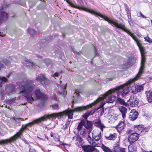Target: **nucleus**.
<instances>
[{
  "label": "nucleus",
  "mask_w": 152,
  "mask_h": 152,
  "mask_svg": "<svg viewBox=\"0 0 152 152\" xmlns=\"http://www.w3.org/2000/svg\"><path fill=\"white\" fill-rule=\"evenodd\" d=\"M73 110L74 109L72 110H68L57 113H53L49 115H45L43 116L26 124L24 127H22L20 129L19 132L17 133L15 135L12 137L8 139L0 140V145H3L7 144L8 143H10L12 142L15 141L22 134L24 130L26 129L28 127H31L34 124H37L42 121H46L48 119H50V118L59 117L64 115H66L68 116L69 118L72 119L73 115V113L75 112L73 111Z\"/></svg>",
  "instance_id": "obj_1"
},
{
  "label": "nucleus",
  "mask_w": 152,
  "mask_h": 152,
  "mask_svg": "<svg viewBox=\"0 0 152 152\" xmlns=\"http://www.w3.org/2000/svg\"><path fill=\"white\" fill-rule=\"evenodd\" d=\"M141 75L142 74L138 75V73L133 78L129 80L126 83L121 86L108 91L106 94L100 96L96 101L86 106L77 107L74 109L73 111L75 112H80L87 110L89 108L93 106L98 103L100 101L103 100L108 95L117 91L119 92V94H121L122 97L125 96L129 92V85L132 82L139 78Z\"/></svg>",
  "instance_id": "obj_2"
},
{
  "label": "nucleus",
  "mask_w": 152,
  "mask_h": 152,
  "mask_svg": "<svg viewBox=\"0 0 152 152\" xmlns=\"http://www.w3.org/2000/svg\"><path fill=\"white\" fill-rule=\"evenodd\" d=\"M103 18L105 20L107 21L110 23L113 24L117 28H120L128 33L136 42L140 50L142 57L141 61V65L138 72V75L139 74H142L143 73V71L144 69V63L145 61V57L144 56L145 49L141 45L140 43L139 42L137 38L129 30L126 29L125 26L122 24H119L117 22H114L110 20L107 17L105 16H104Z\"/></svg>",
  "instance_id": "obj_3"
},
{
  "label": "nucleus",
  "mask_w": 152,
  "mask_h": 152,
  "mask_svg": "<svg viewBox=\"0 0 152 152\" xmlns=\"http://www.w3.org/2000/svg\"><path fill=\"white\" fill-rule=\"evenodd\" d=\"M20 91L18 92L20 96H24L28 102L31 103L34 99L32 97L31 92L33 89L32 83L31 80H27L26 82H22L18 83Z\"/></svg>",
  "instance_id": "obj_4"
},
{
  "label": "nucleus",
  "mask_w": 152,
  "mask_h": 152,
  "mask_svg": "<svg viewBox=\"0 0 152 152\" xmlns=\"http://www.w3.org/2000/svg\"><path fill=\"white\" fill-rule=\"evenodd\" d=\"M66 1L69 4L71 7L78 9L80 10H83L84 11H86L88 12H90L91 13H93L94 15H98L99 16L103 18L104 17V15L100 14L99 12H97V11H95L94 10L88 9L85 7H81L79 6H77L76 5L72 3H71L68 0H66Z\"/></svg>",
  "instance_id": "obj_5"
},
{
  "label": "nucleus",
  "mask_w": 152,
  "mask_h": 152,
  "mask_svg": "<svg viewBox=\"0 0 152 152\" xmlns=\"http://www.w3.org/2000/svg\"><path fill=\"white\" fill-rule=\"evenodd\" d=\"M83 126L87 130L88 133L90 134L93 129L92 124L91 122L87 120H86V121L81 120L78 124V129H80L81 128V127Z\"/></svg>",
  "instance_id": "obj_6"
},
{
  "label": "nucleus",
  "mask_w": 152,
  "mask_h": 152,
  "mask_svg": "<svg viewBox=\"0 0 152 152\" xmlns=\"http://www.w3.org/2000/svg\"><path fill=\"white\" fill-rule=\"evenodd\" d=\"M139 99L136 96L134 95H132L130 96L129 99L128 101L129 105L131 107L137 106L139 103Z\"/></svg>",
  "instance_id": "obj_7"
},
{
  "label": "nucleus",
  "mask_w": 152,
  "mask_h": 152,
  "mask_svg": "<svg viewBox=\"0 0 152 152\" xmlns=\"http://www.w3.org/2000/svg\"><path fill=\"white\" fill-rule=\"evenodd\" d=\"M139 137V134L134 133L129 136L128 140L130 144L132 143L137 140Z\"/></svg>",
  "instance_id": "obj_8"
},
{
  "label": "nucleus",
  "mask_w": 152,
  "mask_h": 152,
  "mask_svg": "<svg viewBox=\"0 0 152 152\" xmlns=\"http://www.w3.org/2000/svg\"><path fill=\"white\" fill-rule=\"evenodd\" d=\"M92 137L96 141H99L101 137V132L97 130H94L92 132Z\"/></svg>",
  "instance_id": "obj_9"
},
{
  "label": "nucleus",
  "mask_w": 152,
  "mask_h": 152,
  "mask_svg": "<svg viewBox=\"0 0 152 152\" xmlns=\"http://www.w3.org/2000/svg\"><path fill=\"white\" fill-rule=\"evenodd\" d=\"M82 148L85 152H91L94 150V146L89 145H84L82 146Z\"/></svg>",
  "instance_id": "obj_10"
},
{
  "label": "nucleus",
  "mask_w": 152,
  "mask_h": 152,
  "mask_svg": "<svg viewBox=\"0 0 152 152\" xmlns=\"http://www.w3.org/2000/svg\"><path fill=\"white\" fill-rule=\"evenodd\" d=\"M134 130L140 134L142 135L145 133V129L141 125H136L134 126Z\"/></svg>",
  "instance_id": "obj_11"
},
{
  "label": "nucleus",
  "mask_w": 152,
  "mask_h": 152,
  "mask_svg": "<svg viewBox=\"0 0 152 152\" xmlns=\"http://www.w3.org/2000/svg\"><path fill=\"white\" fill-rule=\"evenodd\" d=\"M143 90V87L142 86L135 85L132 86V90L133 94H135L138 92H140Z\"/></svg>",
  "instance_id": "obj_12"
},
{
  "label": "nucleus",
  "mask_w": 152,
  "mask_h": 152,
  "mask_svg": "<svg viewBox=\"0 0 152 152\" xmlns=\"http://www.w3.org/2000/svg\"><path fill=\"white\" fill-rule=\"evenodd\" d=\"M138 115L137 112L135 110H131L130 112L129 115V119L132 121H134L137 118Z\"/></svg>",
  "instance_id": "obj_13"
},
{
  "label": "nucleus",
  "mask_w": 152,
  "mask_h": 152,
  "mask_svg": "<svg viewBox=\"0 0 152 152\" xmlns=\"http://www.w3.org/2000/svg\"><path fill=\"white\" fill-rule=\"evenodd\" d=\"M124 124L122 121H120L116 126V129H117L118 132H120L124 128Z\"/></svg>",
  "instance_id": "obj_14"
},
{
  "label": "nucleus",
  "mask_w": 152,
  "mask_h": 152,
  "mask_svg": "<svg viewBox=\"0 0 152 152\" xmlns=\"http://www.w3.org/2000/svg\"><path fill=\"white\" fill-rule=\"evenodd\" d=\"M146 98L149 102H152V91H148L146 92Z\"/></svg>",
  "instance_id": "obj_15"
},
{
  "label": "nucleus",
  "mask_w": 152,
  "mask_h": 152,
  "mask_svg": "<svg viewBox=\"0 0 152 152\" xmlns=\"http://www.w3.org/2000/svg\"><path fill=\"white\" fill-rule=\"evenodd\" d=\"M36 96L37 98H40L43 97V94L42 93L39 88H37L35 92Z\"/></svg>",
  "instance_id": "obj_16"
},
{
  "label": "nucleus",
  "mask_w": 152,
  "mask_h": 152,
  "mask_svg": "<svg viewBox=\"0 0 152 152\" xmlns=\"http://www.w3.org/2000/svg\"><path fill=\"white\" fill-rule=\"evenodd\" d=\"M119 109L122 113L123 118H124L126 116V114L127 113V109L125 107L121 106L119 107Z\"/></svg>",
  "instance_id": "obj_17"
},
{
  "label": "nucleus",
  "mask_w": 152,
  "mask_h": 152,
  "mask_svg": "<svg viewBox=\"0 0 152 152\" xmlns=\"http://www.w3.org/2000/svg\"><path fill=\"white\" fill-rule=\"evenodd\" d=\"M94 124L95 126H97L100 128L101 130L103 132V129L105 127V126L104 125L102 124L101 121L100 120H98L97 121L95 122Z\"/></svg>",
  "instance_id": "obj_18"
},
{
  "label": "nucleus",
  "mask_w": 152,
  "mask_h": 152,
  "mask_svg": "<svg viewBox=\"0 0 152 152\" xmlns=\"http://www.w3.org/2000/svg\"><path fill=\"white\" fill-rule=\"evenodd\" d=\"M86 139L88 142V143L91 145L95 147L97 145V144L94 141V139H93V138L92 139V138L90 137L89 134H88V136L86 138Z\"/></svg>",
  "instance_id": "obj_19"
},
{
  "label": "nucleus",
  "mask_w": 152,
  "mask_h": 152,
  "mask_svg": "<svg viewBox=\"0 0 152 152\" xmlns=\"http://www.w3.org/2000/svg\"><path fill=\"white\" fill-rule=\"evenodd\" d=\"M37 79L42 84L45 83V82L46 81V79L44 76L42 74H40L38 75Z\"/></svg>",
  "instance_id": "obj_20"
},
{
  "label": "nucleus",
  "mask_w": 152,
  "mask_h": 152,
  "mask_svg": "<svg viewBox=\"0 0 152 152\" xmlns=\"http://www.w3.org/2000/svg\"><path fill=\"white\" fill-rule=\"evenodd\" d=\"M105 138L107 140H114L116 137V135L115 134H110L109 136H105Z\"/></svg>",
  "instance_id": "obj_21"
},
{
  "label": "nucleus",
  "mask_w": 152,
  "mask_h": 152,
  "mask_svg": "<svg viewBox=\"0 0 152 152\" xmlns=\"http://www.w3.org/2000/svg\"><path fill=\"white\" fill-rule=\"evenodd\" d=\"M128 152H136L137 151V148L136 146L132 145H129Z\"/></svg>",
  "instance_id": "obj_22"
},
{
  "label": "nucleus",
  "mask_w": 152,
  "mask_h": 152,
  "mask_svg": "<svg viewBox=\"0 0 152 152\" xmlns=\"http://www.w3.org/2000/svg\"><path fill=\"white\" fill-rule=\"evenodd\" d=\"M1 17L0 18V21H1L2 20H4L7 18V14L5 12H2L1 13Z\"/></svg>",
  "instance_id": "obj_23"
},
{
  "label": "nucleus",
  "mask_w": 152,
  "mask_h": 152,
  "mask_svg": "<svg viewBox=\"0 0 152 152\" xmlns=\"http://www.w3.org/2000/svg\"><path fill=\"white\" fill-rule=\"evenodd\" d=\"M116 99V97L115 96L112 95L109 97V98L106 101L107 103H113Z\"/></svg>",
  "instance_id": "obj_24"
},
{
  "label": "nucleus",
  "mask_w": 152,
  "mask_h": 152,
  "mask_svg": "<svg viewBox=\"0 0 152 152\" xmlns=\"http://www.w3.org/2000/svg\"><path fill=\"white\" fill-rule=\"evenodd\" d=\"M95 112L94 110H91V111L88 112L86 113L83 115V117L87 119V118L90 115H92Z\"/></svg>",
  "instance_id": "obj_25"
},
{
  "label": "nucleus",
  "mask_w": 152,
  "mask_h": 152,
  "mask_svg": "<svg viewBox=\"0 0 152 152\" xmlns=\"http://www.w3.org/2000/svg\"><path fill=\"white\" fill-rule=\"evenodd\" d=\"M83 126L81 127V128L80 129H78V127H77V129L79 131H80V134L82 136H85L86 134V132L85 129L84 128H82Z\"/></svg>",
  "instance_id": "obj_26"
},
{
  "label": "nucleus",
  "mask_w": 152,
  "mask_h": 152,
  "mask_svg": "<svg viewBox=\"0 0 152 152\" xmlns=\"http://www.w3.org/2000/svg\"><path fill=\"white\" fill-rule=\"evenodd\" d=\"M102 148L105 152H110L111 151L109 148L105 146L103 144L102 145Z\"/></svg>",
  "instance_id": "obj_27"
},
{
  "label": "nucleus",
  "mask_w": 152,
  "mask_h": 152,
  "mask_svg": "<svg viewBox=\"0 0 152 152\" xmlns=\"http://www.w3.org/2000/svg\"><path fill=\"white\" fill-rule=\"evenodd\" d=\"M105 104V103L102 104L97 109V110H99L98 111L100 112L101 114L103 113L104 112V109L103 107Z\"/></svg>",
  "instance_id": "obj_28"
},
{
  "label": "nucleus",
  "mask_w": 152,
  "mask_h": 152,
  "mask_svg": "<svg viewBox=\"0 0 152 152\" xmlns=\"http://www.w3.org/2000/svg\"><path fill=\"white\" fill-rule=\"evenodd\" d=\"M118 102L121 104L125 106H127L128 104L127 103L125 102L123 99H118Z\"/></svg>",
  "instance_id": "obj_29"
},
{
  "label": "nucleus",
  "mask_w": 152,
  "mask_h": 152,
  "mask_svg": "<svg viewBox=\"0 0 152 152\" xmlns=\"http://www.w3.org/2000/svg\"><path fill=\"white\" fill-rule=\"evenodd\" d=\"M10 90L9 91L7 88H6V91L8 93H10L13 91H15V88L14 86H11L10 88Z\"/></svg>",
  "instance_id": "obj_30"
},
{
  "label": "nucleus",
  "mask_w": 152,
  "mask_h": 152,
  "mask_svg": "<svg viewBox=\"0 0 152 152\" xmlns=\"http://www.w3.org/2000/svg\"><path fill=\"white\" fill-rule=\"evenodd\" d=\"M7 79L6 78L4 77H0V84L1 86H2V82H5L6 81Z\"/></svg>",
  "instance_id": "obj_31"
},
{
  "label": "nucleus",
  "mask_w": 152,
  "mask_h": 152,
  "mask_svg": "<svg viewBox=\"0 0 152 152\" xmlns=\"http://www.w3.org/2000/svg\"><path fill=\"white\" fill-rule=\"evenodd\" d=\"M145 40L149 43H152V39L148 37H144Z\"/></svg>",
  "instance_id": "obj_32"
},
{
  "label": "nucleus",
  "mask_w": 152,
  "mask_h": 152,
  "mask_svg": "<svg viewBox=\"0 0 152 152\" xmlns=\"http://www.w3.org/2000/svg\"><path fill=\"white\" fill-rule=\"evenodd\" d=\"M52 107L53 109H57L58 108V105L57 104H55L52 105Z\"/></svg>",
  "instance_id": "obj_33"
},
{
  "label": "nucleus",
  "mask_w": 152,
  "mask_h": 152,
  "mask_svg": "<svg viewBox=\"0 0 152 152\" xmlns=\"http://www.w3.org/2000/svg\"><path fill=\"white\" fill-rule=\"evenodd\" d=\"M76 140L79 142H80L82 141V139L80 136H77L76 137Z\"/></svg>",
  "instance_id": "obj_34"
},
{
  "label": "nucleus",
  "mask_w": 152,
  "mask_h": 152,
  "mask_svg": "<svg viewBox=\"0 0 152 152\" xmlns=\"http://www.w3.org/2000/svg\"><path fill=\"white\" fill-rule=\"evenodd\" d=\"M13 119L17 123H19V120H22V118H13Z\"/></svg>",
  "instance_id": "obj_35"
},
{
  "label": "nucleus",
  "mask_w": 152,
  "mask_h": 152,
  "mask_svg": "<svg viewBox=\"0 0 152 152\" xmlns=\"http://www.w3.org/2000/svg\"><path fill=\"white\" fill-rule=\"evenodd\" d=\"M120 152H126V149L123 148H120Z\"/></svg>",
  "instance_id": "obj_36"
},
{
  "label": "nucleus",
  "mask_w": 152,
  "mask_h": 152,
  "mask_svg": "<svg viewBox=\"0 0 152 152\" xmlns=\"http://www.w3.org/2000/svg\"><path fill=\"white\" fill-rule=\"evenodd\" d=\"M74 94H75V96H76L77 98L79 97L80 96V94L77 92H75Z\"/></svg>",
  "instance_id": "obj_37"
},
{
  "label": "nucleus",
  "mask_w": 152,
  "mask_h": 152,
  "mask_svg": "<svg viewBox=\"0 0 152 152\" xmlns=\"http://www.w3.org/2000/svg\"><path fill=\"white\" fill-rule=\"evenodd\" d=\"M58 75V73H56L54 74L53 76L54 77H57Z\"/></svg>",
  "instance_id": "obj_38"
},
{
  "label": "nucleus",
  "mask_w": 152,
  "mask_h": 152,
  "mask_svg": "<svg viewBox=\"0 0 152 152\" xmlns=\"http://www.w3.org/2000/svg\"><path fill=\"white\" fill-rule=\"evenodd\" d=\"M30 152H37V151L34 149H32L30 150Z\"/></svg>",
  "instance_id": "obj_39"
},
{
  "label": "nucleus",
  "mask_w": 152,
  "mask_h": 152,
  "mask_svg": "<svg viewBox=\"0 0 152 152\" xmlns=\"http://www.w3.org/2000/svg\"><path fill=\"white\" fill-rule=\"evenodd\" d=\"M66 86H64V91H65V90H66ZM66 94V92H65V91H64V94Z\"/></svg>",
  "instance_id": "obj_40"
},
{
  "label": "nucleus",
  "mask_w": 152,
  "mask_h": 152,
  "mask_svg": "<svg viewBox=\"0 0 152 152\" xmlns=\"http://www.w3.org/2000/svg\"><path fill=\"white\" fill-rule=\"evenodd\" d=\"M75 96H73V98H74V99H75ZM74 100H75V99H74L73 101H72V104H73V103H74Z\"/></svg>",
  "instance_id": "obj_41"
},
{
  "label": "nucleus",
  "mask_w": 152,
  "mask_h": 152,
  "mask_svg": "<svg viewBox=\"0 0 152 152\" xmlns=\"http://www.w3.org/2000/svg\"><path fill=\"white\" fill-rule=\"evenodd\" d=\"M3 67V64L0 63V68H2Z\"/></svg>",
  "instance_id": "obj_42"
},
{
  "label": "nucleus",
  "mask_w": 152,
  "mask_h": 152,
  "mask_svg": "<svg viewBox=\"0 0 152 152\" xmlns=\"http://www.w3.org/2000/svg\"><path fill=\"white\" fill-rule=\"evenodd\" d=\"M50 136L52 137H53V134L52 132H51L50 134Z\"/></svg>",
  "instance_id": "obj_43"
},
{
  "label": "nucleus",
  "mask_w": 152,
  "mask_h": 152,
  "mask_svg": "<svg viewBox=\"0 0 152 152\" xmlns=\"http://www.w3.org/2000/svg\"><path fill=\"white\" fill-rule=\"evenodd\" d=\"M53 98L54 99H56V95H54Z\"/></svg>",
  "instance_id": "obj_44"
},
{
  "label": "nucleus",
  "mask_w": 152,
  "mask_h": 152,
  "mask_svg": "<svg viewBox=\"0 0 152 152\" xmlns=\"http://www.w3.org/2000/svg\"><path fill=\"white\" fill-rule=\"evenodd\" d=\"M140 14L142 17L143 18H144V15H142V14L141 12H140Z\"/></svg>",
  "instance_id": "obj_45"
},
{
  "label": "nucleus",
  "mask_w": 152,
  "mask_h": 152,
  "mask_svg": "<svg viewBox=\"0 0 152 152\" xmlns=\"http://www.w3.org/2000/svg\"><path fill=\"white\" fill-rule=\"evenodd\" d=\"M69 124V122H67L66 123V124L67 125Z\"/></svg>",
  "instance_id": "obj_46"
},
{
  "label": "nucleus",
  "mask_w": 152,
  "mask_h": 152,
  "mask_svg": "<svg viewBox=\"0 0 152 152\" xmlns=\"http://www.w3.org/2000/svg\"><path fill=\"white\" fill-rule=\"evenodd\" d=\"M37 56H38V58H40H40H41V56H39V55H38Z\"/></svg>",
  "instance_id": "obj_47"
},
{
  "label": "nucleus",
  "mask_w": 152,
  "mask_h": 152,
  "mask_svg": "<svg viewBox=\"0 0 152 152\" xmlns=\"http://www.w3.org/2000/svg\"><path fill=\"white\" fill-rule=\"evenodd\" d=\"M6 65L7 66H8V64L7 63H6Z\"/></svg>",
  "instance_id": "obj_48"
},
{
  "label": "nucleus",
  "mask_w": 152,
  "mask_h": 152,
  "mask_svg": "<svg viewBox=\"0 0 152 152\" xmlns=\"http://www.w3.org/2000/svg\"><path fill=\"white\" fill-rule=\"evenodd\" d=\"M70 121H69V120H68V121H67V122H69H69H70Z\"/></svg>",
  "instance_id": "obj_49"
},
{
  "label": "nucleus",
  "mask_w": 152,
  "mask_h": 152,
  "mask_svg": "<svg viewBox=\"0 0 152 152\" xmlns=\"http://www.w3.org/2000/svg\"><path fill=\"white\" fill-rule=\"evenodd\" d=\"M31 64H33V62H31Z\"/></svg>",
  "instance_id": "obj_50"
},
{
  "label": "nucleus",
  "mask_w": 152,
  "mask_h": 152,
  "mask_svg": "<svg viewBox=\"0 0 152 152\" xmlns=\"http://www.w3.org/2000/svg\"><path fill=\"white\" fill-rule=\"evenodd\" d=\"M62 94V93H61V92H60V93H59V94Z\"/></svg>",
  "instance_id": "obj_51"
},
{
  "label": "nucleus",
  "mask_w": 152,
  "mask_h": 152,
  "mask_svg": "<svg viewBox=\"0 0 152 152\" xmlns=\"http://www.w3.org/2000/svg\"><path fill=\"white\" fill-rule=\"evenodd\" d=\"M151 24H152V20H151Z\"/></svg>",
  "instance_id": "obj_52"
},
{
  "label": "nucleus",
  "mask_w": 152,
  "mask_h": 152,
  "mask_svg": "<svg viewBox=\"0 0 152 152\" xmlns=\"http://www.w3.org/2000/svg\"><path fill=\"white\" fill-rule=\"evenodd\" d=\"M60 83H61V81H60Z\"/></svg>",
  "instance_id": "obj_53"
},
{
  "label": "nucleus",
  "mask_w": 152,
  "mask_h": 152,
  "mask_svg": "<svg viewBox=\"0 0 152 152\" xmlns=\"http://www.w3.org/2000/svg\"><path fill=\"white\" fill-rule=\"evenodd\" d=\"M64 145H66V144H64Z\"/></svg>",
  "instance_id": "obj_54"
},
{
  "label": "nucleus",
  "mask_w": 152,
  "mask_h": 152,
  "mask_svg": "<svg viewBox=\"0 0 152 152\" xmlns=\"http://www.w3.org/2000/svg\"><path fill=\"white\" fill-rule=\"evenodd\" d=\"M116 147H115V148H114V149H115V148H116Z\"/></svg>",
  "instance_id": "obj_55"
},
{
  "label": "nucleus",
  "mask_w": 152,
  "mask_h": 152,
  "mask_svg": "<svg viewBox=\"0 0 152 152\" xmlns=\"http://www.w3.org/2000/svg\"><path fill=\"white\" fill-rule=\"evenodd\" d=\"M152 152V151H150V152Z\"/></svg>",
  "instance_id": "obj_56"
},
{
  "label": "nucleus",
  "mask_w": 152,
  "mask_h": 152,
  "mask_svg": "<svg viewBox=\"0 0 152 152\" xmlns=\"http://www.w3.org/2000/svg\"><path fill=\"white\" fill-rule=\"evenodd\" d=\"M151 1H152V0H151Z\"/></svg>",
  "instance_id": "obj_57"
}]
</instances>
